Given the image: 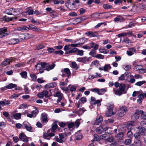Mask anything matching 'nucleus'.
I'll list each match as a JSON object with an SVG mask.
<instances>
[{
	"label": "nucleus",
	"mask_w": 146,
	"mask_h": 146,
	"mask_svg": "<svg viewBox=\"0 0 146 146\" xmlns=\"http://www.w3.org/2000/svg\"><path fill=\"white\" fill-rule=\"evenodd\" d=\"M57 127V125L56 124H54L52 125L51 130H50L51 131V133H54L55 132V131Z\"/></svg>",
	"instance_id": "54"
},
{
	"label": "nucleus",
	"mask_w": 146,
	"mask_h": 146,
	"mask_svg": "<svg viewBox=\"0 0 146 146\" xmlns=\"http://www.w3.org/2000/svg\"><path fill=\"white\" fill-rule=\"evenodd\" d=\"M23 127L27 131H31L32 128L28 122H24L23 124Z\"/></svg>",
	"instance_id": "11"
},
{
	"label": "nucleus",
	"mask_w": 146,
	"mask_h": 146,
	"mask_svg": "<svg viewBox=\"0 0 146 146\" xmlns=\"http://www.w3.org/2000/svg\"><path fill=\"white\" fill-rule=\"evenodd\" d=\"M112 6L110 5L104 4L103 5V7L105 9H108L111 8Z\"/></svg>",
	"instance_id": "55"
},
{
	"label": "nucleus",
	"mask_w": 146,
	"mask_h": 146,
	"mask_svg": "<svg viewBox=\"0 0 146 146\" xmlns=\"http://www.w3.org/2000/svg\"><path fill=\"white\" fill-rule=\"evenodd\" d=\"M14 58H11L9 59H5V60L1 64V65H3L4 66L10 64V63L11 62Z\"/></svg>",
	"instance_id": "22"
},
{
	"label": "nucleus",
	"mask_w": 146,
	"mask_h": 146,
	"mask_svg": "<svg viewBox=\"0 0 146 146\" xmlns=\"http://www.w3.org/2000/svg\"><path fill=\"white\" fill-rule=\"evenodd\" d=\"M80 123V120L78 119L75 122V124L76 128H78L79 126Z\"/></svg>",
	"instance_id": "64"
},
{
	"label": "nucleus",
	"mask_w": 146,
	"mask_h": 146,
	"mask_svg": "<svg viewBox=\"0 0 146 146\" xmlns=\"http://www.w3.org/2000/svg\"><path fill=\"white\" fill-rule=\"evenodd\" d=\"M38 113V110L36 109L35 110L32 111L31 113H32L34 117H35Z\"/></svg>",
	"instance_id": "56"
},
{
	"label": "nucleus",
	"mask_w": 146,
	"mask_h": 146,
	"mask_svg": "<svg viewBox=\"0 0 146 146\" xmlns=\"http://www.w3.org/2000/svg\"><path fill=\"white\" fill-rule=\"evenodd\" d=\"M132 142L131 139H126L124 141V144L126 145H129Z\"/></svg>",
	"instance_id": "37"
},
{
	"label": "nucleus",
	"mask_w": 146,
	"mask_h": 146,
	"mask_svg": "<svg viewBox=\"0 0 146 146\" xmlns=\"http://www.w3.org/2000/svg\"><path fill=\"white\" fill-rule=\"evenodd\" d=\"M108 134L106 133L104 134L101 135V138L102 139H106V138H108Z\"/></svg>",
	"instance_id": "60"
},
{
	"label": "nucleus",
	"mask_w": 146,
	"mask_h": 146,
	"mask_svg": "<svg viewBox=\"0 0 146 146\" xmlns=\"http://www.w3.org/2000/svg\"><path fill=\"white\" fill-rule=\"evenodd\" d=\"M96 50L92 49L91 51L89 52V54L90 56L95 57L94 55L96 54Z\"/></svg>",
	"instance_id": "57"
},
{
	"label": "nucleus",
	"mask_w": 146,
	"mask_h": 146,
	"mask_svg": "<svg viewBox=\"0 0 146 146\" xmlns=\"http://www.w3.org/2000/svg\"><path fill=\"white\" fill-rule=\"evenodd\" d=\"M134 126V122L133 121H129L127 123L126 127L128 129H133V127Z\"/></svg>",
	"instance_id": "20"
},
{
	"label": "nucleus",
	"mask_w": 146,
	"mask_h": 146,
	"mask_svg": "<svg viewBox=\"0 0 146 146\" xmlns=\"http://www.w3.org/2000/svg\"><path fill=\"white\" fill-rule=\"evenodd\" d=\"M55 96L58 97V98L57 100V102L58 103L60 102L62 99H63V100H65L63 94L59 92L56 93Z\"/></svg>",
	"instance_id": "12"
},
{
	"label": "nucleus",
	"mask_w": 146,
	"mask_h": 146,
	"mask_svg": "<svg viewBox=\"0 0 146 146\" xmlns=\"http://www.w3.org/2000/svg\"><path fill=\"white\" fill-rule=\"evenodd\" d=\"M44 96L46 98L50 97L51 96V93L50 90H44L42 92Z\"/></svg>",
	"instance_id": "25"
},
{
	"label": "nucleus",
	"mask_w": 146,
	"mask_h": 146,
	"mask_svg": "<svg viewBox=\"0 0 146 146\" xmlns=\"http://www.w3.org/2000/svg\"><path fill=\"white\" fill-rule=\"evenodd\" d=\"M29 28L28 27L26 26H23L16 28L15 31H23L24 30H28Z\"/></svg>",
	"instance_id": "30"
},
{
	"label": "nucleus",
	"mask_w": 146,
	"mask_h": 146,
	"mask_svg": "<svg viewBox=\"0 0 146 146\" xmlns=\"http://www.w3.org/2000/svg\"><path fill=\"white\" fill-rule=\"evenodd\" d=\"M19 39L20 40V41H22L24 40L26 38L25 35L23 34H21L19 35Z\"/></svg>",
	"instance_id": "43"
},
{
	"label": "nucleus",
	"mask_w": 146,
	"mask_h": 146,
	"mask_svg": "<svg viewBox=\"0 0 146 146\" xmlns=\"http://www.w3.org/2000/svg\"><path fill=\"white\" fill-rule=\"evenodd\" d=\"M84 21L83 17H81L79 18H77L75 19L73 21L75 24H77L81 23Z\"/></svg>",
	"instance_id": "28"
},
{
	"label": "nucleus",
	"mask_w": 146,
	"mask_h": 146,
	"mask_svg": "<svg viewBox=\"0 0 146 146\" xmlns=\"http://www.w3.org/2000/svg\"><path fill=\"white\" fill-rule=\"evenodd\" d=\"M10 32L7 31V29L4 27L0 29V38H2L8 35H9Z\"/></svg>",
	"instance_id": "7"
},
{
	"label": "nucleus",
	"mask_w": 146,
	"mask_h": 146,
	"mask_svg": "<svg viewBox=\"0 0 146 146\" xmlns=\"http://www.w3.org/2000/svg\"><path fill=\"white\" fill-rule=\"evenodd\" d=\"M111 68L110 65L109 64H106L103 67L99 68V69L100 70H104L105 71H106L110 69Z\"/></svg>",
	"instance_id": "21"
},
{
	"label": "nucleus",
	"mask_w": 146,
	"mask_h": 146,
	"mask_svg": "<svg viewBox=\"0 0 146 146\" xmlns=\"http://www.w3.org/2000/svg\"><path fill=\"white\" fill-rule=\"evenodd\" d=\"M5 17L6 19L5 21H14L16 20L17 19V18L16 16H14L13 17L10 18L7 16H5Z\"/></svg>",
	"instance_id": "46"
},
{
	"label": "nucleus",
	"mask_w": 146,
	"mask_h": 146,
	"mask_svg": "<svg viewBox=\"0 0 146 146\" xmlns=\"http://www.w3.org/2000/svg\"><path fill=\"white\" fill-rule=\"evenodd\" d=\"M103 121V118L101 115L98 116L96 119L94 121L92 122V124L94 125H98L101 123Z\"/></svg>",
	"instance_id": "14"
},
{
	"label": "nucleus",
	"mask_w": 146,
	"mask_h": 146,
	"mask_svg": "<svg viewBox=\"0 0 146 146\" xmlns=\"http://www.w3.org/2000/svg\"><path fill=\"white\" fill-rule=\"evenodd\" d=\"M104 121L105 123L106 124L109 123H113L114 121V120L112 119H108L107 120H105Z\"/></svg>",
	"instance_id": "58"
},
{
	"label": "nucleus",
	"mask_w": 146,
	"mask_h": 146,
	"mask_svg": "<svg viewBox=\"0 0 146 146\" xmlns=\"http://www.w3.org/2000/svg\"><path fill=\"white\" fill-rule=\"evenodd\" d=\"M125 89V85L121 83L120 84L119 89L115 90V89H113V91L115 94L120 96L123 94H126L127 93V90H126Z\"/></svg>",
	"instance_id": "1"
},
{
	"label": "nucleus",
	"mask_w": 146,
	"mask_h": 146,
	"mask_svg": "<svg viewBox=\"0 0 146 146\" xmlns=\"http://www.w3.org/2000/svg\"><path fill=\"white\" fill-rule=\"evenodd\" d=\"M56 84L55 82H52L48 84L45 86V88H54L56 86Z\"/></svg>",
	"instance_id": "31"
},
{
	"label": "nucleus",
	"mask_w": 146,
	"mask_h": 146,
	"mask_svg": "<svg viewBox=\"0 0 146 146\" xmlns=\"http://www.w3.org/2000/svg\"><path fill=\"white\" fill-rule=\"evenodd\" d=\"M106 143L107 142H113V137L111 136L107 138L105 140Z\"/></svg>",
	"instance_id": "53"
},
{
	"label": "nucleus",
	"mask_w": 146,
	"mask_h": 146,
	"mask_svg": "<svg viewBox=\"0 0 146 146\" xmlns=\"http://www.w3.org/2000/svg\"><path fill=\"white\" fill-rule=\"evenodd\" d=\"M43 64H44V70L48 71L53 69L55 66L54 64H53L50 65L49 64L44 62Z\"/></svg>",
	"instance_id": "10"
},
{
	"label": "nucleus",
	"mask_w": 146,
	"mask_h": 146,
	"mask_svg": "<svg viewBox=\"0 0 146 146\" xmlns=\"http://www.w3.org/2000/svg\"><path fill=\"white\" fill-rule=\"evenodd\" d=\"M80 131H78L75 134L76 139L77 140H79L82 138V135Z\"/></svg>",
	"instance_id": "23"
},
{
	"label": "nucleus",
	"mask_w": 146,
	"mask_h": 146,
	"mask_svg": "<svg viewBox=\"0 0 146 146\" xmlns=\"http://www.w3.org/2000/svg\"><path fill=\"white\" fill-rule=\"evenodd\" d=\"M59 137L57 136H55L54 139L57 142L62 143H63L67 138V135L64 133H61L58 135Z\"/></svg>",
	"instance_id": "3"
},
{
	"label": "nucleus",
	"mask_w": 146,
	"mask_h": 146,
	"mask_svg": "<svg viewBox=\"0 0 146 146\" xmlns=\"http://www.w3.org/2000/svg\"><path fill=\"white\" fill-rule=\"evenodd\" d=\"M90 48H93L94 49L97 50L98 48L99 45L93 42H92L90 43Z\"/></svg>",
	"instance_id": "26"
},
{
	"label": "nucleus",
	"mask_w": 146,
	"mask_h": 146,
	"mask_svg": "<svg viewBox=\"0 0 146 146\" xmlns=\"http://www.w3.org/2000/svg\"><path fill=\"white\" fill-rule=\"evenodd\" d=\"M19 137V139L22 141L27 142L29 141V137H27L24 133H20Z\"/></svg>",
	"instance_id": "9"
},
{
	"label": "nucleus",
	"mask_w": 146,
	"mask_h": 146,
	"mask_svg": "<svg viewBox=\"0 0 146 146\" xmlns=\"http://www.w3.org/2000/svg\"><path fill=\"white\" fill-rule=\"evenodd\" d=\"M20 9H13L10 8L6 10L5 13L9 15H17L20 13Z\"/></svg>",
	"instance_id": "4"
},
{
	"label": "nucleus",
	"mask_w": 146,
	"mask_h": 146,
	"mask_svg": "<svg viewBox=\"0 0 146 146\" xmlns=\"http://www.w3.org/2000/svg\"><path fill=\"white\" fill-rule=\"evenodd\" d=\"M124 136V133L123 132H121L115 135L116 138L118 139L121 140Z\"/></svg>",
	"instance_id": "27"
},
{
	"label": "nucleus",
	"mask_w": 146,
	"mask_h": 146,
	"mask_svg": "<svg viewBox=\"0 0 146 146\" xmlns=\"http://www.w3.org/2000/svg\"><path fill=\"white\" fill-rule=\"evenodd\" d=\"M28 105L26 103H24L20 105L19 106L18 108L19 109H25L28 107Z\"/></svg>",
	"instance_id": "41"
},
{
	"label": "nucleus",
	"mask_w": 146,
	"mask_h": 146,
	"mask_svg": "<svg viewBox=\"0 0 146 146\" xmlns=\"http://www.w3.org/2000/svg\"><path fill=\"white\" fill-rule=\"evenodd\" d=\"M25 13L28 15H32L34 14V11L33 10L28 8L27 9V10L25 11Z\"/></svg>",
	"instance_id": "42"
},
{
	"label": "nucleus",
	"mask_w": 146,
	"mask_h": 146,
	"mask_svg": "<svg viewBox=\"0 0 146 146\" xmlns=\"http://www.w3.org/2000/svg\"><path fill=\"white\" fill-rule=\"evenodd\" d=\"M109 129H110L109 131H107L106 133L108 134H110L112 132V130H111V128L109 127H106L104 129L102 127L100 126L97 128L96 131L98 134H100L102 133L104 130L106 131Z\"/></svg>",
	"instance_id": "5"
},
{
	"label": "nucleus",
	"mask_w": 146,
	"mask_h": 146,
	"mask_svg": "<svg viewBox=\"0 0 146 146\" xmlns=\"http://www.w3.org/2000/svg\"><path fill=\"white\" fill-rule=\"evenodd\" d=\"M86 101V99L85 97H82L80 98L77 103L76 104V106L78 108L81 106V104L84 103Z\"/></svg>",
	"instance_id": "13"
},
{
	"label": "nucleus",
	"mask_w": 146,
	"mask_h": 146,
	"mask_svg": "<svg viewBox=\"0 0 146 146\" xmlns=\"http://www.w3.org/2000/svg\"><path fill=\"white\" fill-rule=\"evenodd\" d=\"M17 85L15 84L10 83L8 85L5 86L4 87L1 88V89L2 90H5V88L7 89H11L15 88L17 87Z\"/></svg>",
	"instance_id": "17"
},
{
	"label": "nucleus",
	"mask_w": 146,
	"mask_h": 146,
	"mask_svg": "<svg viewBox=\"0 0 146 146\" xmlns=\"http://www.w3.org/2000/svg\"><path fill=\"white\" fill-rule=\"evenodd\" d=\"M138 99L137 100V102L139 104H141L143 99L144 98V96L143 94H140L138 96Z\"/></svg>",
	"instance_id": "32"
},
{
	"label": "nucleus",
	"mask_w": 146,
	"mask_h": 146,
	"mask_svg": "<svg viewBox=\"0 0 146 146\" xmlns=\"http://www.w3.org/2000/svg\"><path fill=\"white\" fill-rule=\"evenodd\" d=\"M103 13H100V14ZM100 13H93L91 15V17L92 18H97L98 16H100Z\"/></svg>",
	"instance_id": "48"
},
{
	"label": "nucleus",
	"mask_w": 146,
	"mask_h": 146,
	"mask_svg": "<svg viewBox=\"0 0 146 146\" xmlns=\"http://www.w3.org/2000/svg\"><path fill=\"white\" fill-rule=\"evenodd\" d=\"M140 113H141V117L143 119H146V113H144L143 112L141 111H140Z\"/></svg>",
	"instance_id": "62"
},
{
	"label": "nucleus",
	"mask_w": 146,
	"mask_h": 146,
	"mask_svg": "<svg viewBox=\"0 0 146 146\" xmlns=\"http://www.w3.org/2000/svg\"><path fill=\"white\" fill-rule=\"evenodd\" d=\"M21 113H17L13 114L11 116V117L15 119L18 120L20 119L21 118Z\"/></svg>",
	"instance_id": "24"
},
{
	"label": "nucleus",
	"mask_w": 146,
	"mask_h": 146,
	"mask_svg": "<svg viewBox=\"0 0 146 146\" xmlns=\"http://www.w3.org/2000/svg\"><path fill=\"white\" fill-rule=\"evenodd\" d=\"M95 57L96 58L100 59H103L104 58V56L100 54H97L96 55Z\"/></svg>",
	"instance_id": "59"
},
{
	"label": "nucleus",
	"mask_w": 146,
	"mask_h": 146,
	"mask_svg": "<svg viewBox=\"0 0 146 146\" xmlns=\"http://www.w3.org/2000/svg\"><path fill=\"white\" fill-rule=\"evenodd\" d=\"M86 110L84 108H82L79 109L78 112V114L79 116L82 114Z\"/></svg>",
	"instance_id": "47"
},
{
	"label": "nucleus",
	"mask_w": 146,
	"mask_h": 146,
	"mask_svg": "<svg viewBox=\"0 0 146 146\" xmlns=\"http://www.w3.org/2000/svg\"><path fill=\"white\" fill-rule=\"evenodd\" d=\"M71 46H70V44L66 45L64 48V49L65 51L67 50L71 49Z\"/></svg>",
	"instance_id": "63"
},
{
	"label": "nucleus",
	"mask_w": 146,
	"mask_h": 146,
	"mask_svg": "<svg viewBox=\"0 0 146 146\" xmlns=\"http://www.w3.org/2000/svg\"><path fill=\"white\" fill-rule=\"evenodd\" d=\"M96 101L95 98L94 97H91V101L90 102V104L91 105V106H90L89 107L90 108H93L92 107L93 105H94L95 102Z\"/></svg>",
	"instance_id": "44"
},
{
	"label": "nucleus",
	"mask_w": 146,
	"mask_h": 146,
	"mask_svg": "<svg viewBox=\"0 0 146 146\" xmlns=\"http://www.w3.org/2000/svg\"><path fill=\"white\" fill-rule=\"evenodd\" d=\"M114 113L113 110H108L106 112V116L107 117L111 116L114 115Z\"/></svg>",
	"instance_id": "33"
},
{
	"label": "nucleus",
	"mask_w": 146,
	"mask_h": 146,
	"mask_svg": "<svg viewBox=\"0 0 146 146\" xmlns=\"http://www.w3.org/2000/svg\"><path fill=\"white\" fill-rule=\"evenodd\" d=\"M139 115L138 111H136L134 113L132 116V118L133 119H137L139 118Z\"/></svg>",
	"instance_id": "36"
},
{
	"label": "nucleus",
	"mask_w": 146,
	"mask_h": 146,
	"mask_svg": "<svg viewBox=\"0 0 146 146\" xmlns=\"http://www.w3.org/2000/svg\"><path fill=\"white\" fill-rule=\"evenodd\" d=\"M19 41L18 38H12L9 41L8 44L9 45H13L18 43Z\"/></svg>",
	"instance_id": "16"
},
{
	"label": "nucleus",
	"mask_w": 146,
	"mask_h": 146,
	"mask_svg": "<svg viewBox=\"0 0 146 146\" xmlns=\"http://www.w3.org/2000/svg\"><path fill=\"white\" fill-rule=\"evenodd\" d=\"M100 52V53H103L104 54H107L108 53V50H106L103 49H101L100 48L99 50Z\"/></svg>",
	"instance_id": "61"
},
{
	"label": "nucleus",
	"mask_w": 146,
	"mask_h": 146,
	"mask_svg": "<svg viewBox=\"0 0 146 146\" xmlns=\"http://www.w3.org/2000/svg\"><path fill=\"white\" fill-rule=\"evenodd\" d=\"M89 59L87 57H80L78 58L77 61L79 62H82L84 63L85 62H86L89 61Z\"/></svg>",
	"instance_id": "19"
},
{
	"label": "nucleus",
	"mask_w": 146,
	"mask_h": 146,
	"mask_svg": "<svg viewBox=\"0 0 146 146\" xmlns=\"http://www.w3.org/2000/svg\"><path fill=\"white\" fill-rule=\"evenodd\" d=\"M30 76L33 80L34 81L36 80L37 77L34 74L31 73L30 74Z\"/></svg>",
	"instance_id": "51"
},
{
	"label": "nucleus",
	"mask_w": 146,
	"mask_h": 146,
	"mask_svg": "<svg viewBox=\"0 0 146 146\" xmlns=\"http://www.w3.org/2000/svg\"><path fill=\"white\" fill-rule=\"evenodd\" d=\"M136 129H138V131H140V133L142 135H146V129L143 127H135V128Z\"/></svg>",
	"instance_id": "15"
},
{
	"label": "nucleus",
	"mask_w": 146,
	"mask_h": 146,
	"mask_svg": "<svg viewBox=\"0 0 146 146\" xmlns=\"http://www.w3.org/2000/svg\"><path fill=\"white\" fill-rule=\"evenodd\" d=\"M142 135L141 133H140V131H138V130H137L136 133L134 134V137L136 140H139V139Z\"/></svg>",
	"instance_id": "29"
},
{
	"label": "nucleus",
	"mask_w": 146,
	"mask_h": 146,
	"mask_svg": "<svg viewBox=\"0 0 146 146\" xmlns=\"http://www.w3.org/2000/svg\"><path fill=\"white\" fill-rule=\"evenodd\" d=\"M123 17L119 15L115 18L114 21L117 22H121L123 21Z\"/></svg>",
	"instance_id": "35"
},
{
	"label": "nucleus",
	"mask_w": 146,
	"mask_h": 146,
	"mask_svg": "<svg viewBox=\"0 0 146 146\" xmlns=\"http://www.w3.org/2000/svg\"><path fill=\"white\" fill-rule=\"evenodd\" d=\"M127 111V108L126 106H122L120 107L119 111L118 113V115L119 117L123 116L126 114Z\"/></svg>",
	"instance_id": "6"
},
{
	"label": "nucleus",
	"mask_w": 146,
	"mask_h": 146,
	"mask_svg": "<svg viewBox=\"0 0 146 146\" xmlns=\"http://www.w3.org/2000/svg\"><path fill=\"white\" fill-rule=\"evenodd\" d=\"M145 83H146V82L145 81H142L137 82L135 84V85L137 86H141Z\"/></svg>",
	"instance_id": "52"
},
{
	"label": "nucleus",
	"mask_w": 146,
	"mask_h": 146,
	"mask_svg": "<svg viewBox=\"0 0 146 146\" xmlns=\"http://www.w3.org/2000/svg\"><path fill=\"white\" fill-rule=\"evenodd\" d=\"M133 136V135L132 132L129 130L127 133V138L131 139H132Z\"/></svg>",
	"instance_id": "39"
},
{
	"label": "nucleus",
	"mask_w": 146,
	"mask_h": 146,
	"mask_svg": "<svg viewBox=\"0 0 146 146\" xmlns=\"http://www.w3.org/2000/svg\"><path fill=\"white\" fill-rule=\"evenodd\" d=\"M50 130H48L47 131L46 133H44L43 137L45 139H47V137H51L54 136V134L53 133L50 132Z\"/></svg>",
	"instance_id": "18"
},
{
	"label": "nucleus",
	"mask_w": 146,
	"mask_h": 146,
	"mask_svg": "<svg viewBox=\"0 0 146 146\" xmlns=\"http://www.w3.org/2000/svg\"><path fill=\"white\" fill-rule=\"evenodd\" d=\"M107 109L108 110H113L114 107L113 104H108L107 105Z\"/></svg>",
	"instance_id": "45"
},
{
	"label": "nucleus",
	"mask_w": 146,
	"mask_h": 146,
	"mask_svg": "<svg viewBox=\"0 0 146 146\" xmlns=\"http://www.w3.org/2000/svg\"><path fill=\"white\" fill-rule=\"evenodd\" d=\"M107 89L106 88H103L100 90L98 89V94L99 95L104 94L106 91Z\"/></svg>",
	"instance_id": "40"
},
{
	"label": "nucleus",
	"mask_w": 146,
	"mask_h": 146,
	"mask_svg": "<svg viewBox=\"0 0 146 146\" xmlns=\"http://www.w3.org/2000/svg\"><path fill=\"white\" fill-rule=\"evenodd\" d=\"M134 143L136 146H141V143L140 141L139 140H134Z\"/></svg>",
	"instance_id": "50"
},
{
	"label": "nucleus",
	"mask_w": 146,
	"mask_h": 146,
	"mask_svg": "<svg viewBox=\"0 0 146 146\" xmlns=\"http://www.w3.org/2000/svg\"><path fill=\"white\" fill-rule=\"evenodd\" d=\"M44 62H41L40 64L38 63L35 66L36 69L39 70V73L40 74L44 72V64H43Z\"/></svg>",
	"instance_id": "8"
},
{
	"label": "nucleus",
	"mask_w": 146,
	"mask_h": 146,
	"mask_svg": "<svg viewBox=\"0 0 146 146\" xmlns=\"http://www.w3.org/2000/svg\"><path fill=\"white\" fill-rule=\"evenodd\" d=\"M42 120L44 122L47 123L48 121L47 115L45 113H42L41 115Z\"/></svg>",
	"instance_id": "34"
},
{
	"label": "nucleus",
	"mask_w": 146,
	"mask_h": 146,
	"mask_svg": "<svg viewBox=\"0 0 146 146\" xmlns=\"http://www.w3.org/2000/svg\"><path fill=\"white\" fill-rule=\"evenodd\" d=\"M138 61L137 60L134 61L133 63V65L134 66V69L135 70L138 71L139 73L143 74L146 73V68H143V66L142 64L136 65Z\"/></svg>",
	"instance_id": "2"
},
{
	"label": "nucleus",
	"mask_w": 146,
	"mask_h": 146,
	"mask_svg": "<svg viewBox=\"0 0 146 146\" xmlns=\"http://www.w3.org/2000/svg\"><path fill=\"white\" fill-rule=\"evenodd\" d=\"M63 71L68 77L70 76L71 72L69 68H65L63 69Z\"/></svg>",
	"instance_id": "38"
},
{
	"label": "nucleus",
	"mask_w": 146,
	"mask_h": 146,
	"mask_svg": "<svg viewBox=\"0 0 146 146\" xmlns=\"http://www.w3.org/2000/svg\"><path fill=\"white\" fill-rule=\"evenodd\" d=\"M20 74L23 78H26L27 77V73L25 71L23 72L20 73Z\"/></svg>",
	"instance_id": "49"
}]
</instances>
